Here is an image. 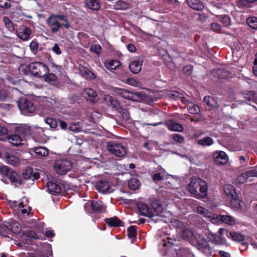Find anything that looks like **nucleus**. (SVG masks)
Returning <instances> with one entry per match:
<instances>
[{
  "instance_id": "f257e3e1",
  "label": "nucleus",
  "mask_w": 257,
  "mask_h": 257,
  "mask_svg": "<svg viewBox=\"0 0 257 257\" xmlns=\"http://www.w3.org/2000/svg\"><path fill=\"white\" fill-rule=\"evenodd\" d=\"M208 184L200 178L193 177L190 179L187 189L193 196L197 199H203L208 195Z\"/></svg>"
},
{
  "instance_id": "f03ea898",
  "label": "nucleus",
  "mask_w": 257,
  "mask_h": 257,
  "mask_svg": "<svg viewBox=\"0 0 257 257\" xmlns=\"http://www.w3.org/2000/svg\"><path fill=\"white\" fill-rule=\"evenodd\" d=\"M46 22L52 33H57L63 27L69 29L70 26L67 17L63 14H52L48 17Z\"/></svg>"
},
{
  "instance_id": "7ed1b4c3",
  "label": "nucleus",
  "mask_w": 257,
  "mask_h": 257,
  "mask_svg": "<svg viewBox=\"0 0 257 257\" xmlns=\"http://www.w3.org/2000/svg\"><path fill=\"white\" fill-rule=\"evenodd\" d=\"M0 175L4 179H9L12 184H22V183L19 179L18 174L8 166L0 167Z\"/></svg>"
},
{
  "instance_id": "20e7f679",
  "label": "nucleus",
  "mask_w": 257,
  "mask_h": 257,
  "mask_svg": "<svg viewBox=\"0 0 257 257\" xmlns=\"http://www.w3.org/2000/svg\"><path fill=\"white\" fill-rule=\"evenodd\" d=\"M28 67L33 75L39 77H43L49 71L46 65L40 62L31 63Z\"/></svg>"
},
{
  "instance_id": "39448f33",
  "label": "nucleus",
  "mask_w": 257,
  "mask_h": 257,
  "mask_svg": "<svg viewBox=\"0 0 257 257\" xmlns=\"http://www.w3.org/2000/svg\"><path fill=\"white\" fill-rule=\"evenodd\" d=\"M223 190L228 198L230 200L231 205L234 208H240L241 200L237 198V195L234 186L226 184L224 186Z\"/></svg>"
},
{
  "instance_id": "423d86ee",
  "label": "nucleus",
  "mask_w": 257,
  "mask_h": 257,
  "mask_svg": "<svg viewBox=\"0 0 257 257\" xmlns=\"http://www.w3.org/2000/svg\"><path fill=\"white\" fill-rule=\"evenodd\" d=\"M54 168L60 175H64L71 171L72 165L71 161L67 159H58L55 161Z\"/></svg>"
},
{
  "instance_id": "0eeeda50",
  "label": "nucleus",
  "mask_w": 257,
  "mask_h": 257,
  "mask_svg": "<svg viewBox=\"0 0 257 257\" xmlns=\"http://www.w3.org/2000/svg\"><path fill=\"white\" fill-rule=\"evenodd\" d=\"M17 104L19 109L26 115L34 112L36 109L34 103L25 97L20 98Z\"/></svg>"
},
{
  "instance_id": "6e6552de",
  "label": "nucleus",
  "mask_w": 257,
  "mask_h": 257,
  "mask_svg": "<svg viewBox=\"0 0 257 257\" xmlns=\"http://www.w3.org/2000/svg\"><path fill=\"white\" fill-rule=\"evenodd\" d=\"M85 210L89 214L93 213H102L105 212L106 206L101 201L91 200L90 204L86 203L84 205Z\"/></svg>"
},
{
  "instance_id": "1a4fd4ad",
  "label": "nucleus",
  "mask_w": 257,
  "mask_h": 257,
  "mask_svg": "<svg viewBox=\"0 0 257 257\" xmlns=\"http://www.w3.org/2000/svg\"><path fill=\"white\" fill-rule=\"evenodd\" d=\"M108 151L119 158L123 157L126 153V149L120 144L115 143L113 142H108L106 145Z\"/></svg>"
},
{
  "instance_id": "9d476101",
  "label": "nucleus",
  "mask_w": 257,
  "mask_h": 257,
  "mask_svg": "<svg viewBox=\"0 0 257 257\" xmlns=\"http://www.w3.org/2000/svg\"><path fill=\"white\" fill-rule=\"evenodd\" d=\"M211 75L214 78L218 79L219 81L223 80H227L234 76V74L230 70L223 68H218L212 71Z\"/></svg>"
},
{
  "instance_id": "9b49d317",
  "label": "nucleus",
  "mask_w": 257,
  "mask_h": 257,
  "mask_svg": "<svg viewBox=\"0 0 257 257\" xmlns=\"http://www.w3.org/2000/svg\"><path fill=\"white\" fill-rule=\"evenodd\" d=\"M194 237L197 240V246L198 249L202 250L206 255H210L212 253V249L207 240L200 234L195 235Z\"/></svg>"
},
{
  "instance_id": "f8f14e48",
  "label": "nucleus",
  "mask_w": 257,
  "mask_h": 257,
  "mask_svg": "<svg viewBox=\"0 0 257 257\" xmlns=\"http://www.w3.org/2000/svg\"><path fill=\"white\" fill-rule=\"evenodd\" d=\"M140 213L143 216L150 218V221L156 222L157 220L154 219V213L152 211L151 209L145 203L140 202L137 205Z\"/></svg>"
},
{
  "instance_id": "ddd939ff",
  "label": "nucleus",
  "mask_w": 257,
  "mask_h": 257,
  "mask_svg": "<svg viewBox=\"0 0 257 257\" xmlns=\"http://www.w3.org/2000/svg\"><path fill=\"white\" fill-rule=\"evenodd\" d=\"M14 133L19 135L24 140L26 137L31 134V128L26 124H21L14 127Z\"/></svg>"
},
{
  "instance_id": "4468645a",
  "label": "nucleus",
  "mask_w": 257,
  "mask_h": 257,
  "mask_svg": "<svg viewBox=\"0 0 257 257\" xmlns=\"http://www.w3.org/2000/svg\"><path fill=\"white\" fill-rule=\"evenodd\" d=\"M22 176L25 180H31L33 182L35 180H38L40 176L39 172L33 173V169L31 167H27L23 173Z\"/></svg>"
},
{
  "instance_id": "2eb2a0df",
  "label": "nucleus",
  "mask_w": 257,
  "mask_h": 257,
  "mask_svg": "<svg viewBox=\"0 0 257 257\" xmlns=\"http://www.w3.org/2000/svg\"><path fill=\"white\" fill-rule=\"evenodd\" d=\"M104 221L107 225L111 228L124 226L123 222L116 216L106 218L104 219Z\"/></svg>"
},
{
  "instance_id": "dca6fc26",
  "label": "nucleus",
  "mask_w": 257,
  "mask_h": 257,
  "mask_svg": "<svg viewBox=\"0 0 257 257\" xmlns=\"http://www.w3.org/2000/svg\"><path fill=\"white\" fill-rule=\"evenodd\" d=\"M120 95L125 99L137 101L138 99L141 98L142 95L140 92H131L125 90H121Z\"/></svg>"
},
{
  "instance_id": "f3484780",
  "label": "nucleus",
  "mask_w": 257,
  "mask_h": 257,
  "mask_svg": "<svg viewBox=\"0 0 257 257\" xmlns=\"http://www.w3.org/2000/svg\"><path fill=\"white\" fill-rule=\"evenodd\" d=\"M17 36L23 41H27L30 39L32 31L27 27H22L16 32Z\"/></svg>"
},
{
  "instance_id": "a211bd4d",
  "label": "nucleus",
  "mask_w": 257,
  "mask_h": 257,
  "mask_svg": "<svg viewBox=\"0 0 257 257\" xmlns=\"http://www.w3.org/2000/svg\"><path fill=\"white\" fill-rule=\"evenodd\" d=\"M214 161L218 164L224 165L228 162V157L223 151L215 152L213 154Z\"/></svg>"
},
{
  "instance_id": "6ab92c4d",
  "label": "nucleus",
  "mask_w": 257,
  "mask_h": 257,
  "mask_svg": "<svg viewBox=\"0 0 257 257\" xmlns=\"http://www.w3.org/2000/svg\"><path fill=\"white\" fill-rule=\"evenodd\" d=\"M47 187L49 192L53 195H59L62 192L61 187L57 183L49 181L47 183Z\"/></svg>"
},
{
  "instance_id": "aec40b11",
  "label": "nucleus",
  "mask_w": 257,
  "mask_h": 257,
  "mask_svg": "<svg viewBox=\"0 0 257 257\" xmlns=\"http://www.w3.org/2000/svg\"><path fill=\"white\" fill-rule=\"evenodd\" d=\"M143 60L139 59L131 62L129 65L130 71L134 74H138L142 70Z\"/></svg>"
},
{
  "instance_id": "412c9836",
  "label": "nucleus",
  "mask_w": 257,
  "mask_h": 257,
  "mask_svg": "<svg viewBox=\"0 0 257 257\" xmlns=\"http://www.w3.org/2000/svg\"><path fill=\"white\" fill-rule=\"evenodd\" d=\"M82 95L85 98L92 103L95 102V98L97 96L96 92L93 89L89 88L84 89Z\"/></svg>"
},
{
  "instance_id": "4be33fe9",
  "label": "nucleus",
  "mask_w": 257,
  "mask_h": 257,
  "mask_svg": "<svg viewBox=\"0 0 257 257\" xmlns=\"http://www.w3.org/2000/svg\"><path fill=\"white\" fill-rule=\"evenodd\" d=\"M7 140H8L13 146L17 147L23 144L22 142L24 141V139L19 136V135L14 133L10 135H8Z\"/></svg>"
},
{
  "instance_id": "5701e85b",
  "label": "nucleus",
  "mask_w": 257,
  "mask_h": 257,
  "mask_svg": "<svg viewBox=\"0 0 257 257\" xmlns=\"http://www.w3.org/2000/svg\"><path fill=\"white\" fill-rule=\"evenodd\" d=\"M96 189L100 192L105 193L110 188V185L108 181L102 180L98 181L96 184Z\"/></svg>"
},
{
  "instance_id": "b1692460",
  "label": "nucleus",
  "mask_w": 257,
  "mask_h": 257,
  "mask_svg": "<svg viewBox=\"0 0 257 257\" xmlns=\"http://www.w3.org/2000/svg\"><path fill=\"white\" fill-rule=\"evenodd\" d=\"M22 237L27 241L32 242L34 240L39 239L37 234L33 230H28L22 232Z\"/></svg>"
},
{
  "instance_id": "393cba45",
  "label": "nucleus",
  "mask_w": 257,
  "mask_h": 257,
  "mask_svg": "<svg viewBox=\"0 0 257 257\" xmlns=\"http://www.w3.org/2000/svg\"><path fill=\"white\" fill-rule=\"evenodd\" d=\"M208 240L216 244H223L225 243V239L216 234L209 232L207 235Z\"/></svg>"
},
{
  "instance_id": "a878e982",
  "label": "nucleus",
  "mask_w": 257,
  "mask_h": 257,
  "mask_svg": "<svg viewBox=\"0 0 257 257\" xmlns=\"http://www.w3.org/2000/svg\"><path fill=\"white\" fill-rule=\"evenodd\" d=\"M4 223H5V226L8 228V234L10 231L17 234L21 232V227L18 223L6 221L4 222Z\"/></svg>"
},
{
  "instance_id": "bb28decb",
  "label": "nucleus",
  "mask_w": 257,
  "mask_h": 257,
  "mask_svg": "<svg viewBox=\"0 0 257 257\" xmlns=\"http://www.w3.org/2000/svg\"><path fill=\"white\" fill-rule=\"evenodd\" d=\"M186 3L189 7L195 10L202 11L204 7L200 0H186Z\"/></svg>"
},
{
  "instance_id": "cd10ccee",
  "label": "nucleus",
  "mask_w": 257,
  "mask_h": 257,
  "mask_svg": "<svg viewBox=\"0 0 257 257\" xmlns=\"http://www.w3.org/2000/svg\"><path fill=\"white\" fill-rule=\"evenodd\" d=\"M167 124L168 128L170 131L179 132L183 131V127L182 125L174 120L171 119L168 120Z\"/></svg>"
},
{
  "instance_id": "c85d7f7f",
  "label": "nucleus",
  "mask_w": 257,
  "mask_h": 257,
  "mask_svg": "<svg viewBox=\"0 0 257 257\" xmlns=\"http://www.w3.org/2000/svg\"><path fill=\"white\" fill-rule=\"evenodd\" d=\"M38 157H46L49 154V150L45 147L38 146L31 149Z\"/></svg>"
},
{
  "instance_id": "c756f323",
  "label": "nucleus",
  "mask_w": 257,
  "mask_h": 257,
  "mask_svg": "<svg viewBox=\"0 0 257 257\" xmlns=\"http://www.w3.org/2000/svg\"><path fill=\"white\" fill-rule=\"evenodd\" d=\"M104 100L108 106L112 107L114 109L117 108L120 104L117 100L109 95H105L104 96Z\"/></svg>"
},
{
  "instance_id": "7c9ffc66",
  "label": "nucleus",
  "mask_w": 257,
  "mask_h": 257,
  "mask_svg": "<svg viewBox=\"0 0 257 257\" xmlns=\"http://www.w3.org/2000/svg\"><path fill=\"white\" fill-rule=\"evenodd\" d=\"M137 235V227L135 225H131L127 228V236L131 239V242L134 243L136 241Z\"/></svg>"
},
{
  "instance_id": "2f4dec72",
  "label": "nucleus",
  "mask_w": 257,
  "mask_h": 257,
  "mask_svg": "<svg viewBox=\"0 0 257 257\" xmlns=\"http://www.w3.org/2000/svg\"><path fill=\"white\" fill-rule=\"evenodd\" d=\"M80 71L82 76L86 79L93 80L96 78L95 74L86 67H82Z\"/></svg>"
},
{
  "instance_id": "473e14b6",
  "label": "nucleus",
  "mask_w": 257,
  "mask_h": 257,
  "mask_svg": "<svg viewBox=\"0 0 257 257\" xmlns=\"http://www.w3.org/2000/svg\"><path fill=\"white\" fill-rule=\"evenodd\" d=\"M152 207H153L154 212L157 214V215H160L163 212L164 208L162 206L161 201L159 200H154L152 202Z\"/></svg>"
},
{
  "instance_id": "72a5a7b5",
  "label": "nucleus",
  "mask_w": 257,
  "mask_h": 257,
  "mask_svg": "<svg viewBox=\"0 0 257 257\" xmlns=\"http://www.w3.org/2000/svg\"><path fill=\"white\" fill-rule=\"evenodd\" d=\"M45 77V80L48 82L50 84L54 86H57L59 85V82L57 80V77L53 73H47Z\"/></svg>"
},
{
  "instance_id": "f704fd0d",
  "label": "nucleus",
  "mask_w": 257,
  "mask_h": 257,
  "mask_svg": "<svg viewBox=\"0 0 257 257\" xmlns=\"http://www.w3.org/2000/svg\"><path fill=\"white\" fill-rule=\"evenodd\" d=\"M121 115L122 118L125 120H127L130 119V116L128 111L126 108L123 107L122 105H119L115 109Z\"/></svg>"
},
{
  "instance_id": "c9c22d12",
  "label": "nucleus",
  "mask_w": 257,
  "mask_h": 257,
  "mask_svg": "<svg viewBox=\"0 0 257 257\" xmlns=\"http://www.w3.org/2000/svg\"><path fill=\"white\" fill-rule=\"evenodd\" d=\"M203 101L206 105L212 108H218V107L217 101L212 96H205Z\"/></svg>"
},
{
  "instance_id": "e433bc0d",
  "label": "nucleus",
  "mask_w": 257,
  "mask_h": 257,
  "mask_svg": "<svg viewBox=\"0 0 257 257\" xmlns=\"http://www.w3.org/2000/svg\"><path fill=\"white\" fill-rule=\"evenodd\" d=\"M120 64V63L119 61L114 60H111L104 63L105 68L108 70H115Z\"/></svg>"
},
{
  "instance_id": "4c0bfd02",
  "label": "nucleus",
  "mask_w": 257,
  "mask_h": 257,
  "mask_svg": "<svg viewBox=\"0 0 257 257\" xmlns=\"http://www.w3.org/2000/svg\"><path fill=\"white\" fill-rule=\"evenodd\" d=\"M216 218L222 223L232 224L234 222V219L229 215H216Z\"/></svg>"
},
{
  "instance_id": "58836bf2",
  "label": "nucleus",
  "mask_w": 257,
  "mask_h": 257,
  "mask_svg": "<svg viewBox=\"0 0 257 257\" xmlns=\"http://www.w3.org/2000/svg\"><path fill=\"white\" fill-rule=\"evenodd\" d=\"M127 185L130 189L136 190L140 187L141 183L138 179L133 178L128 181Z\"/></svg>"
},
{
  "instance_id": "ea45409f",
  "label": "nucleus",
  "mask_w": 257,
  "mask_h": 257,
  "mask_svg": "<svg viewBox=\"0 0 257 257\" xmlns=\"http://www.w3.org/2000/svg\"><path fill=\"white\" fill-rule=\"evenodd\" d=\"M86 5L92 10H98L100 6L98 0H85Z\"/></svg>"
},
{
  "instance_id": "a19ab883",
  "label": "nucleus",
  "mask_w": 257,
  "mask_h": 257,
  "mask_svg": "<svg viewBox=\"0 0 257 257\" xmlns=\"http://www.w3.org/2000/svg\"><path fill=\"white\" fill-rule=\"evenodd\" d=\"M8 163L13 166H16L19 164V159L12 154H7L6 156Z\"/></svg>"
},
{
  "instance_id": "79ce46f5",
  "label": "nucleus",
  "mask_w": 257,
  "mask_h": 257,
  "mask_svg": "<svg viewBox=\"0 0 257 257\" xmlns=\"http://www.w3.org/2000/svg\"><path fill=\"white\" fill-rule=\"evenodd\" d=\"M197 143L198 145L202 146H208L213 144V140L209 137H206L202 139L199 140Z\"/></svg>"
},
{
  "instance_id": "37998d69",
  "label": "nucleus",
  "mask_w": 257,
  "mask_h": 257,
  "mask_svg": "<svg viewBox=\"0 0 257 257\" xmlns=\"http://www.w3.org/2000/svg\"><path fill=\"white\" fill-rule=\"evenodd\" d=\"M9 134L7 127L0 125V141H6L7 140Z\"/></svg>"
},
{
  "instance_id": "c03bdc74",
  "label": "nucleus",
  "mask_w": 257,
  "mask_h": 257,
  "mask_svg": "<svg viewBox=\"0 0 257 257\" xmlns=\"http://www.w3.org/2000/svg\"><path fill=\"white\" fill-rule=\"evenodd\" d=\"M250 177H257V170L256 169L251 168L242 173V178H249Z\"/></svg>"
},
{
  "instance_id": "a18cd8bd",
  "label": "nucleus",
  "mask_w": 257,
  "mask_h": 257,
  "mask_svg": "<svg viewBox=\"0 0 257 257\" xmlns=\"http://www.w3.org/2000/svg\"><path fill=\"white\" fill-rule=\"evenodd\" d=\"M246 24L253 29L257 28V18L254 17H249L246 19Z\"/></svg>"
},
{
  "instance_id": "49530a36",
  "label": "nucleus",
  "mask_w": 257,
  "mask_h": 257,
  "mask_svg": "<svg viewBox=\"0 0 257 257\" xmlns=\"http://www.w3.org/2000/svg\"><path fill=\"white\" fill-rule=\"evenodd\" d=\"M193 231L188 228L184 229L182 231L181 237L185 239H188L194 236Z\"/></svg>"
},
{
  "instance_id": "de8ad7c7",
  "label": "nucleus",
  "mask_w": 257,
  "mask_h": 257,
  "mask_svg": "<svg viewBox=\"0 0 257 257\" xmlns=\"http://www.w3.org/2000/svg\"><path fill=\"white\" fill-rule=\"evenodd\" d=\"M187 109L192 114H197L199 111V108L198 105L192 102L188 104Z\"/></svg>"
},
{
  "instance_id": "09e8293b",
  "label": "nucleus",
  "mask_w": 257,
  "mask_h": 257,
  "mask_svg": "<svg viewBox=\"0 0 257 257\" xmlns=\"http://www.w3.org/2000/svg\"><path fill=\"white\" fill-rule=\"evenodd\" d=\"M3 21L5 23L6 27L11 32H13L15 30V27L13 22L8 17H4Z\"/></svg>"
},
{
  "instance_id": "8fccbe9b",
  "label": "nucleus",
  "mask_w": 257,
  "mask_h": 257,
  "mask_svg": "<svg viewBox=\"0 0 257 257\" xmlns=\"http://www.w3.org/2000/svg\"><path fill=\"white\" fill-rule=\"evenodd\" d=\"M90 50L94 54L99 55L102 52V47L99 44H92L90 46Z\"/></svg>"
},
{
  "instance_id": "3c124183",
  "label": "nucleus",
  "mask_w": 257,
  "mask_h": 257,
  "mask_svg": "<svg viewBox=\"0 0 257 257\" xmlns=\"http://www.w3.org/2000/svg\"><path fill=\"white\" fill-rule=\"evenodd\" d=\"M45 122L52 128H55L58 125L57 120L52 117H47L45 119Z\"/></svg>"
},
{
  "instance_id": "603ef678",
  "label": "nucleus",
  "mask_w": 257,
  "mask_h": 257,
  "mask_svg": "<svg viewBox=\"0 0 257 257\" xmlns=\"http://www.w3.org/2000/svg\"><path fill=\"white\" fill-rule=\"evenodd\" d=\"M115 8L118 10H125L128 8V4L122 0L117 1L115 3Z\"/></svg>"
},
{
  "instance_id": "864d4df0",
  "label": "nucleus",
  "mask_w": 257,
  "mask_h": 257,
  "mask_svg": "<svg viewBox=\"0 0 257 257\" xmlns=\"http://www.w3.org/2000/svg\"><path fill=\"white\" fill-rule=\"evenodd\" d=\"M244 98L248 101L255 102L257 100L256 94L254 91H250L249 93L245 94Z\"/></svg>"
},
{
  "instance_id": "5fc2aeb1",
  "label": "nucleus",
  "mask_w": 257,
  "mask_h": 257,
  "mask_svg": "<svg viewBox=\"0 0 257 257\" xmlns=\"http://www.w3.org/2000/svg\"><path fill=\"white\" fill-rule=\"evenodd\" d=\"M38 47L39 44L36 40L32 41L30 44V49L31 51L34 54H36L37 53Z\"/></svg>"
},
{
  "instance_id": "6e6d98bb",
  "label": "nucleus",
  "mask_w": 257,
  "mask_h": 257,
  "mask_svg": "<svg viewBox=\"0 0 257 257\" xmlns=\"http://www.w3.org/2000/svg\"><path fill=\"white\" fill-rule=\"evenodd\" d=\"M229 234L230 237L234 241H241V234L230 231Z\"/></svg>"
},
{
  "instance_id": "4d7b16f0",
  "label": "nucleus",
  "mask_w": 257,
  "mask_h": 257,
  "mask_svg": "<svg viewBox=\"0 0 257 257\" xmlns=\"http://www.w3.org/2000/svg\"><path fill=\"white\" fill-rule=\"evenodd\" d=\"M221 22L225 27H227L230 24V19L229 16L224 15L221 17Z\"/></svg>"
},
{
  "instance_id": "13d9d810",
  "label": "nucleus",
  "mask_w": 257,
  "mask_h": 257,
  "mask_svg": "<svg viewBox=\"0 0 257 257\" xmlns=\"http://www.w3.org/2000/svg\"><path fill=\"white\" fill-rule=\"evenodd\" d=\"M11 6V4L10 0H0V7L5 9H9Z\"/></svg>"
},
{
  "instance_id": "bf43d9fd",
  "label": "nucleus",
  "mask_w": 257,
  "mask_h": 257,
  "mask_svg": "<svg viewBox=\"0 0 257 257\" xmlns=\"http://www.w3.org/2000/svg\"><path fill=\"white\" fill-rule=\"evenodd\" d=\"M0 235L8 237V228L5 226V223L4 224H0Z\"/></svg>"
},
{
  "instance_id": "052dcab7",
  "label": "nucleus",
  "mask_w": 257,
  "mask_h": 257,
  "mask_svg": "<svg viewBox=\"0 0 257 257\" xmlns=\"http://www.w3.org/2000/svg\"><path fill=\"white\" fill-rule=\"evenodd\" d=\"M257 177H250L249 178H242V184L244 183H248L249 185L255 183V181Z\"/></svg>"
},
{
  "instance_id": "680f3d73",
  "label": "nucleus",
  "mask_w": 257,
  "mask_h": 257,
  "mask_svg": "<svg viewBox=\"0 0 257 257\" xmlns=\"http://www.w3.org/2000/svg\"><path fill=\"white\" fill-rule=\"evenodd\" d=\"M126 83L134 86H137L140 83L138 81L133 78H127L126 80Z\"/></svg>"
},
{
  "instance_id": "e2e57ef3",
  "label": "nucleus",
  "mask_w": 257,
  "mask_h": 257,
  "mask_svg": "<svg viewBox=\"0 0 257 257\" xmlns=\"http://www.w3.org/2000/svg\"><path fill=\"white\" fill-rule=\"evenodd\" d=\"M12 104H7L4 102L0 103V109L4 110H9L13 107Z\"/></svg>"
},
{
  "instance_id": "0e129e2a",
  "label": "nucleus",
  "mask_w": 257,
  "mask_h": 257,
  "mask_svg": "<svg viewBox=\"0 0 257 257\" xmlns=\"http://www.w3.org/2000/svg\"><path fill=\"white\" fill-rule=\"evenodd\" d=\"M68 130L74 133H78L80 132V128L76 123H72L69 126Z\"/></svg>"
},
{
  "instance_id": "69168bd1",
  "label": "nucleus",
  "mask_w": 257,
  "mask_h": 257,
  "mask_svg": "<svg viewBox=\"0 0 257 257\" xmlns=\"http://www.w3.org/2000/svg\"><path fill=\"white\" fill-rule=\"evenodd\" d=\"M192 70L193 68L191 65L186 66L183 69V73L188 76L191 74Z\"/></svg>"
},
{
  "instance_id": "338daca9",
  "label": "nucleus",
  "mask_w": 257,
  "mask_h": 257,
  "mask_svg": "<svg viewBox=\"0 0 257 257\" xmlns=\"http://www.w3.org/2000/svg\"><path fill=\"white\" fill-rule=\"evenodd\" d=\"M197 211L198 213L200 214H203L204 216H207V214L208 212V210L205 209L203 207L201 206H198L197 207Z\"/></svg>"
},
{
  "instance_id": "774afa93",
  "label": "nucleus",
  "mask_w": 257,
  "mask_h": 257,
  "mask_svg": "<svg viewBox=\"0 0 257 257\" xmlns=\"http://www.w3.org/2000/svg\"><path fill=\"white\" fill-rule=\"evenodd\" d=\"M174 141L177 143H182L184 141V138L179 134H174L173 137Z\"/></svg>"
}]
</instances>
